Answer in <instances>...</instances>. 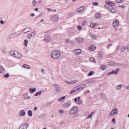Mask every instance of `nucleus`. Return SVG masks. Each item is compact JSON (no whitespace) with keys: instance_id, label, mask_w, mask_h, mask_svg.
<instances>
[{"instance_id":"f257e3e1","label":"nucleus","mask_w":129,"mask_h":129,"mask_svg":"<svg viewBox=\"0 0 129 129\" xmlns=\"http://www.w3.org/2000/svg\"><path fill=\"white\" fill-rule=\"evenodd\" d=\"M60 56H61V53L58 50H54L51 53V58L52 59H59Z\"/></svg>"},{"instance_id":"f03ea898","label":"nucleus","mask_w":129,"mask_h":129,"mask_svg":"<svg viewBox=\"0 0 129 129\" xmlns=\"http://www.w3.org/2000/svg\"><path fill=\"white\" fill-rule=\"evenodd\" d=\"M10 55L12 56V57H15V58H18V59H21V58H22V54L15 50L10 52Z\"/></svg>"},{"instance_id":"7ed1b4c3","label":"nucleus","mask_w":129,"mask_h":129,"mask_svg":"<svg viewBox=\"0 0 129 129\" xmlns=\"http://www.w3.org/2000/svg\"><path fill=\"white\" fill-rule=\"evenodd\" d=\"M79 110V109L78 107H74L71 109V110L70 111V113L71 114H74L76 113V112H77Z\"/></svg>"},{"instance_id":"20e7f679","label":"nucleus","mask_w":129,"mask_h":129,"mask_svg":"<svg viewBox=\"0 0 129 129\" xmlns=\"http://www.w3.org/2000/svg\"><path fill=\"white\" fill-rule=\"evenodd\" d=\"M112 25L113 27L115 28V29H117V28H118L119 26V21L117 20H116L113 21Z\"/></svg>"},{"instance_id":"39448f33","label":"nucleus","mask_w":129,"mask_h":129,"mask_svg":"<svg viewBox=\"0 0 129 129\" xmlns=\"http://www.w3.org/2000/svg\"><path fill=\"white\" fill-rule=\"evenodd\" d=\"M118 71H119V69H117L115 71L112 70L111 72L108 73L107 75H111V74H114L115 75H117L118 74Z\"/></svg>"},{"instance_id":"423d86ee","label":"nucleus","mask_w":129,"mask_h":129,"mask_svg":"<svg viewBox=\"0 0 129 129\" xmlns=\"http://www.w3.org/2000/svg\"><path fill=\"white\" fill-rule=\"evenodd\" d=\"M29 127V123H23L22 124L19 129H27Z\"/></svg>"},{"instance_id":"0eeeda50","label":"nucleus","mask_w":129,"mask_h":129,"mask_svg":"<svg viewBox=\"0 0 129 129\" xmlns=\"http://www.w3.org/2000/svg\"><path fill=\"white\" fill-rule=\"evenodd\" d=\"M118 112V109H117V108L114 109L110 112V113L109 114V116H112L114 115V114H117Z\"/></svg>"},{"instance_id":"6e6552de","label":"nucleus","mask_w":129,"mask_h":129,"mask_svg":"<svg viewBox=\"0 0 129 129\" xmlns=\"http://www.w3.org/2000/svg\"><path fill=\"white\" fill-rule=\"evenodd\" d=\"M54 86V88L55 89L56 91H61L62 90V89L59 86V85L57 84H55L53 85Z\"/></svg>"},{"instance_id":"1a4fd4ad","label":"nucleus","mask_w":129,"mask_h":129,"mask_svg":"<svg viewBox=\"0 0 129 129\" xmlns=\"http://www.w3.org/2000/svg\"><path fill=\"white\" fill-rule=\"evenodd\" d=\"M71 105V102H66L63 104V107L64 108H68Z\"/></svg>"},{"instance_id":"9d476101","label":"nucleus","mask_w":129,"mask_h":129,"mask_svg":"<svg viewBox=\"0 0 129 129\" xmlns=\"http://www.w3.org/2000/svg\"><path fill=\"white\" fill-rule=\"evenodd\" d=\"M5 72L6 69H5V68L2 66H0V74H5Z\"/></svg>"},{"instance_id":"9b49d317","label":"nucleus","mask_w":129,"mask_h":129,"mask_svg":"<svg viewBox=\"0 0 129 129\" xmlns=\"http://www.w3.org/2000/svg\"><path fill=\"white\" fill-rule=\"evenodd\" d=\"M26 115V111L24 110H21L19 112V116H25Z\"/></svg>"},{"instance_id":"f8f14e48","label":"nucleus","mask_w":129,"mask_h":129,"mask_svg":"<svg viewBox=\"0 0 129 129\" xmlns=\"http://www.w3.org/2000/svg\"><path fill=\"white\" fill-rule=\"evenodd\" d=\"M58 15H55L52 18L51 21L55 23V22H57V21H58Z\"/></svg>"},{"instance_id":"ddd939ff","label":"nucleus","mask_w":129,"mask_h":129,"mask_svg":"<svg viewBox=\"0 0 129 129\" xmlns=\"http://www.w3.org/2000/svg\"><path fill=\"white\" fill-rule=\"evenodd\" d=\"M81 9H85V7L84 6H82V7H80V8H78L77 10L78 13H80V14L83 13V9L81 10Z\"/></svg>"},{"instance_id":"4468645a","label":"nucleus","mask_w":129,"mask_h":129,"mask_svg":"<svg viewBox=\"0 0 129 129\" xmlns=\"http://www.w3.org/2000/svg\"><path fill=\"white\" fill-rule=\"evenodd\" d=\"M105 3L107 4V5H108L109 8H110V7L114 6V4H113V3L111 2L105 1Z\"/></svg>"},{"instance_id":"2eb2a0df","label":"nucleus","mask_w":129,"mask_h":129,"mask_svg":"<svg viewBox=\"0 0 129 129\" xmlns=\"http://www.w3.org/2000/svg\"><path fill=\"white\" fill-rule=\"evenodd\" d=\"M74 54L75 55H79V54H81V49H76L74 51Z\"/></svg>"},{"instance_id":"dca6fc26","label":"nucleus","mask_w":129,"mask_h":129,"mask_svg":"<svg viewBox=\"0 0 129 129\" xmlns=\"http://www.w3.org/2000/svg\"><path fill=\"white\" fill-rule=\"evenodd\" d=\"M96 49V46L94 45H92L89 47V50H90V51H94Z\"/></svg>"},{"instance_id":"f3484780","label":"nucleus","mask_w":129,"mask_h":129,"mask_svg":"<svg viewBox=\"0 0 129 129\" xmlns=\"http://www.w3.org/2000/svg\"><path fill=\"white\" fill-rule=\"evenodd\" d=\"M109 11H110V12H111V13H112L113 14H114V13L116 12L115 9H114L112 6H110V7L109 8Z\"/></svg>"},{"instance_id":"a211bd4d","label":"nucleus","mask_w":129,"mask_h":129,"mask_svg":"<svg viewBox=\"0 0 129 129\" xmlns=\"http://www.w3.org/2000/svg\"><path fill=\"white\" fill-rule=\"evenodd\" d=\"M101 97L104 100H107V98L106 97V95L104 93L101 94Z\"/></svg>"},{"instance_id":"6ab92c4d","label":"nucleus","mask_w":129,"mask_h":129,"mask_svg":"<svg viewBox=\"0 0 129 129\" xmlns=\"http://www.w3.org/2000/svg\"><path fill=\"white\" fill-rule=\"evenodd\" d=\"M76 40L77 42H78V43H83L84 39H83V38L79 37L77 38Z\"/></svg>"},{"instance_id":"aec40b11","label":"nucleus","mask_w":129,"mask_h":129,"mask_svg":"<svg viewBox=\"0 0 129 129\" xmlns=\"http://www.w3.org/2000/svg\"><path fill=\"white\" fill-rule=\"evenodd\" d=\"M123 86H124V85H118L116 87V89L117 90H120V89H121V88L123 87Z\"/></svg>"},{"instance_id":"412c9836","label":"nucleus","mask_w":129,"mask_h":129,"mask_svg":"<svg viewBox=\"0 0 129 129\" xmlns=\"http://www.w3.org/2000/svg\"><path fill=\"white\" fill-rule=\"evenodd\" d=\"M44 41H45L46 43L48 42H49L51 41V37L50 36H47L44 38Z\"/></svg>"},{"instance_id":"4be33fe9","label":"nucleus","mask_w":129,"mask_h":129,"mask_svg":"<svg viewBox=\"0 0 129 129\" xmlns=\"http://www.w3.org/2000/svg\"><path fill=\"white\" fill-rule=\"evenodd\" d=\"M37 90V89L36 88H29V92H30V93H34V92H36V91Z\"/></svg>"},{"instance_id":"5701e85b","label":"nucleus","mask_w":129,"mask_h":129,"mask_svg":"<svg viewBox=\"0 0 129 129\" xmlns=\"http://www.w3.org/2000/svg\"><path fill=\"white\" fill-rule=\"evenodd\" d=\"M77 82V80L72 81L71 82L66 81V83H68V84H75Z\"/></svg>"},{"instance_id":"b1692460","label":"nucleus","mask_w":129,"mask_h":129,"mask_svg":"<svg viewBox=\"0 0 129 129\" xmlns=\"http://www.w3.org/2000/svg\"><path fill=\"white\" fill-rule=\"evenodd\" d=\"M31 30H32L31 28H26L25 29H24L23 30V31L24 32V33H29V32H31Z\"/></svg>"},{"instance_id":"393cba45","label":"nucleus","mask_w":129,"mask_h":129,"mask_svg":"<svg viewBox=\"0 0 129 129\" xmlns=\"http://www.w3.org/2000/svg\"><path fill=\"white\" fill-rule=\"evenodd\" d=\"M101 69L104 71L105 70H106V69H107V67H106V66H105V64H103L101 66Z\"/></svg>"},{"instance_id":"a878e982","label":"nucleus","mask_w":129,"mask_h":129,"mask_svg":"<svg viewBox=\"0 0 129 129\" xmlns=\"http://www.w3.org/2000/svg\"><path fill=\"white\" fill-rule=\"evenodd\" d=\"M95 17L97 19H101V14L100 13H97L96 14Z\"/></svg>"},{"instance_id":"bb28decb","label":"nucleus","mask_w":129,"mask_h":129,"mask_svg":"<svg viewBox=\"0 0 129 129\" xmlns=\"http://www.w3.org/2000/svg\"><path fill=\"white\" fill-rule=\"evenodd\" d=\"M28 115L31 117L33 116V112L32 111V110H29L28 111Z\"/></svg>"},{"instance_id":"cd10ccee","label":"nucleus","mask_w":129,"mask_h":129,"mask_svg":"<svg viewBox=\"0 0 129 129\" xmlns=\"http://www.w3.org/2000/svg\"><path fill=\"white\" fill-rule=\"evenodd\" d=\"M87 82L88 83H93V82H95V80L94 79H90L88 80Z\"/></svg>"},{"instance_id":"c85d7f7f","label":"nucleus","mask_w":129,"mask_h":129,"mask_svg":"<svg viewBox=\"0 0 129 129\" xmlns=\"http://www.w3.org/2000/svg\"><path fill=\"white\" fill-rule=\"evenodd\" d=\"M23 97H24V98H25L26 99H28L29 98H31V97H29V95H28V94H24L23 95Z\"/></svg>"},{"instance_id":"c756f323","label":"nucleus","mask_w":129,"mask_h":129,"mask_svg":"<svg viewBox=\"0 0 129 129\" xmlns=\"http://www.w3.org/2000/svg\"><path fill=\"white\" fill-rule=\"evenodd\" d=\"M65 98H66V97L65 96L61 97L58 99V101H63Z\"/></svg>"},{"instance_id":"7c9ffc66","label":"nucleus","mask_w":129,"mask_h":129,"mask_svg":"<svg viewBox=\"0 0 129 129\" xmlns=\"http://www.w3.org/2000/svg\"><path fill=\"white\" fill-rule=\"evenodd\" d=\"M23 68H27V69H30L31 67L28 64H23Z\"/></svg>"},{"instance_id":"2f4dec72","label":"nucleus","mask_w":129,"mask_h":129,"mask_svg":"<svg viewBox=\"0 0 129 129\" xmlns=\"http://www.w3.org/2000/svg\"><path fill=\"white\" fill-rule=\"evenodd\" d=\"M28 39H25L23 43L24 46H26V47H27V45H28Z\"/></svg>"},{"instance_id":"473e14b6","label":"nucleus","mask_w":129,"mask_h":129,"mask_svg":"<svg viewBox=\"0 0 129 129\" xmlns=\"http://www.w3.org/2000/svg\"><path fill=\"white\" fill-rule=\"evenodd\" d=\"M37 5V1L35 0H34L32 2V6L33 7H36V5Z\"/></svg>"},{"instance_id":"72a5a7b5","label":"nucleus","mask_w":129,"mask_h":129,"mask_svg":"<svg viewBox=\"0 0 129 129\" xmlns=\"http://www.w3.org/2000/svg\"><path fill=\"white\" fill-rule=\"evenodd\" d=\"M90 27L92 29H94V28H95V27H96V24H92V23L90 24Z\"/></svg>"},{"instance_id":"f704fd0d","label":"nucleus","mask_w":129,"mask_h":129,"mask_svg":"<svg viewBox=\"0 0 129 129\" xmlns=\"http://www.w3.org/2000/svg\"><path fill=\"white\" fill-rule=\"evenodd\" d=\"M94 114V112H92L88 117L87 118H92V115Z\"/></svg>"},{"instance_id":"c9c22d12","label":"nucleus","mask_w":129,"mask_h":129,"mask_svg":"<svg viewBox=\"0 0 129 129\" xmlns=\"http://www.w3.org/2000/svg\"><path fill=\"white\" fill-rule=\"evenodd\" d=\"M94 74V71H91L88 73V76H92Z\"/></svg>"},{"instance_id":"e433bc0d","label":"nucleus","mask_w":129,"mask_h":129,"mask_svg":"<svg viewBox=\"0 0 129 129\" xmlns=\"http://www.w3.org/2000/svg\"><path fill=\"white\" fill-rule=\"evenodd\" d=\"M17 36H20V34H18V33H15L12 35V37H13V38H15V37H17Z\"/></svg>"},{"instance_id":"4c0bfd02","label":"nucleus","mask_w":129,"mask_h":129,"mask_svg":"<svg viewBox=\"0 0 129 129\" xmlns=\"http://www.w3.org/2000/svg\"><path fill=\"white\" fill-rule=\"evenodd\" d=\"M10 77V74L7 73V74L4 75V78H9Z\"/></svg>"},{"instance_id":"58836bf2","label":"nucleus","mask_w":129,"mask_h":129,"mask_svg":"<svg viewBox=\"0 0 129 129\" xmlns=\"http://www.w3.org/2000/svg\"><path fill=\"white\" fill-rule=\"evenodd\" d=\"M1 51L2 52H3V53H6V48L3 47L2 48H1Z\"/></svg>"},{"instance_id":"ea45409f","label":"nucleus","mask_w":129,"mask_h":129,"mask_svg":"<svg viewBox=\"0 0 129 129\" xmlns=\"http://www.w3.org/2000/svg\"><path fill=\"white\" fill-rule=\"evenodd\" d=\"M78 28V30H79V31H81V30H82V27H81V26H77Z\"/></svg>"},{"instance_id":"a19ab883","label":"nucleus","mask_w":129,"mask_h":129,"mask_svg":"<svg viewBox=\"0 0 129 129\" xmlns=\"http://www.w3.org/2000/svg\"><path fill=\"white\" fill-rule=\"evenodd\" d=\"M124 50H125V46H123L121 47V51L124 52Z\"/></svg>"},{"instance_id":"79ce46f5","label":"nucleus","mask_w":129,"mask_h":129,"mask_svg":"<svg viewBox=\"0 0 129 129\" xmlns=\"http://www.w3.org/2000/svg\"><path fill=\"white\" fill-rule=\"evenodd\" d=\"M31 37H34L36 35V31H33L31 34Z\"/></svg>"},{"instance_id":"37998d69","label":"nucleus","mask_w":129,"mask_h":129,"mask_svg":"<svg viewBox=\"0 0 129 129\" xmlns=\"http://www.w3.org/2000/svg\"><path fill=\"white\" fill-rule=\"evenodd\" d=\"M75 92H76V90H73L70 92V94H73V93H75Z\"/></svg>"},{"instance_id":"c03bdc74","label":"nucleus","mask_w":129,"mask_h":129,"mask_svg":"<svg viewBox=\"0 0 129 129\" xmlns=\"http://www.w3.org/2000/svg\"><path fill=\"white\" fill-rule=\"evenodd\" d=\"M124 2V0H117V3L118 4L123 3Z\"/></svg>"},{"instance_id":"a18cd8bd","label":"nucleus","mask_w":129,"mask_h":129,"mask_svg":"<svg viewBox=\"0 0 129 129\" xmlns=\"http://www.w3.org/2000/svg\"><path fill=\"white\" fill-rule=\"evenodd\" d=\"M78 104H79V105L82 104V100H80L78 101Z\"/></svg>"},{"instance_id":"49530a36","label":"nucleus","mask_w":129,"mask_h":129,"mask_svg":"<svg viewBox=\"0 0 129 129\" xmlns=\"http://www.w3.org/2000/svg\"><path fill=\"white\" fill-rule=\"evenodd\" d=\"M91 37L92 38V39H96V36L94 34H92L91 35Z\"/></svg>"},{"instance_id":"de8ad7c7","label":"nucleus","mask_w":129,"mask_h":129,"mask_svg":"<svg viewBox=\"0 0 129 129\" xmlns=\"http://www.w3.org/2000/svg\"><path fill=\"white\" fill-rule=\"evenodd\" d=\"M92 4L94 6H98V2H93Z\"/></svg>"},{"instance_id":"09e8293b","label":"nucleus","mask_w":129,"mask_h":129,"mask_svg":"<svg viewBox=\"0 0 129 129\" xmlns=\"http://www.w3.org/2000/svg\"><path fill=\"white\" fill-rule=\"evenodd\" d=\"M78 116V114H75L72 115V118H75V117Z\"/></svg>"},{"instance_id":"8fccbe9b","label":"nucleus","mask_w":129,"mask_h":129,"mask_svg":"<svg viewBox=\"0 0 129 129\" xmlns=\"http://www.w3.org/2000/svg\"><path fill=\"white\" fill-rule=\"evenodd\" d=\"M83 86V84H81V85H80L78 86L77 87H79V88H80V89L81 90Z\"/></svg>"},{"instance_id":"3c124183","label":"nucleus","mask_w":129,"mask_h":129,"mask_svg":"<svg viewBox=\"0 0 129 129\" xmlns=\"http://www.w3.org/2000/svg\"><path fill=\"white\" fill-rule=\"evenodd\" d=\"M59 113H64V110L63 109H60V110H59Z\"/></svg>"},{"instance_id":"603ef678","label":"nucleus","mask_w":129,"mask_h":129,"mask_svg":"<svg viewBox=\"0 0 129 129\" xmlns=\"http://www.w3.org/2000/svg\"><path fill=\"white\" fill-rule=\"evenodd\" d=\"M104 8H106V9H109V6L107 4H106V5H104Z\"/></svg>"},{"instance_id":"864d4df0","label":"nucleus","mask_w":129,"mask_h":129,"mask_svg":"<svg viewBox=\"0 0 129 129\" xmlns=\"http://www.w3.org/2000/svg\"><path fill=\"white\" fill-rule=\"evenodd\" d=\"M90 61H91V62H94V58H93L92 57H91L90 58Z\"/></svg>"},{"instance_id":"5fc2aeb1","label":"nucleus","mask_w":129,"mask_h":129,"mask_svg":"<svg viewBox=\"0 0 129 129\" xmlns=\"http://www.w3.org/2000/svg\"><path fill=\"white\" fill-rule=\"evenodd\" d=\"M86 87V85H83L82 88L81 89V90H83V89H84V88H85Z\"/></svg>"},{"instance_id":"6e6d98bb","label":"nucleus","mask_w":129,"mask_h":129,"mask_svg":"<svg viewBox=\"0 0 129 129\" xmlns=\"http://www.w3.org/2000/svg\"><path fill=\"white\" fill-rule=\"evenodd\" d=\"M112 122H113V123H116V121H115V119L114 118H113L112 119Z\"/></svg>"},{"instance_id":"4d7b16f0","label":"nucleus","mask_w":129,"mask_h":129,"mask_svg":"<svg viewBox=\"0 0 129 129\" xmlns=\"http://www.w3.org/2000/svg\"><path fill=\"white\" fill-rule=\"evenodd\" d=\"M79 90H81V89L79 87H77L76 89V91H79Z\"/></svg>"},{"instance_id":"13d9d810","label":"nucleus","mask_w":129,"mask_h":129,"mask_svg":"<svg viewBox=\"0 0 129 129\" xmlns=\"http://www.w3.org/2000/svg\"><path fill=\"white\" fill-rule=\"evenodd\" d=\"M86 25V21H84L82 23V26H85Z\"/></svg>"},{"instance_id":"bf43d9fd","label":"nucleus","mask_w":129,"mask_h":129,"mask_svg":"<svg viewBox=\"0 0 129 129\" xmlns=\"http://www.w3.org/2000/svg\"><path fill=\"white\" fill-rule=\"evenodd\" d=\"M72 15H73V13L72 12H71V13H70L69 14V15L70 17L72 16Z\"/></svg>"},{"instance_id":"052dcab7","label":"nucleus","mask_w":129,"mask_h":129,"mask_svg":"<svg viewBox=\"0 0 129 129\" xmlns=\"http://www.w3.org/2000/svg\"><path fill=\"white\" fill-rule=\"evenodd\" d=\"M37 94H39V95H41V94H42V92L39 91L38 92H37Z\"/></svg>"},{"instance_id":"680f3d73","label":"nucleus","mask_w":129,"mask_h":129,"mask_svg":"<svg viewBox=\"0 0 129 129\" xmlns=\"http://www.w3.org/2000/svg\"><path fill=\"white\" fill-rule=\"evenodd\" d=\"M119 50V46H117V48H116V51H118V50Z\"/></svg>"},{"instance_id":"e2e57ef3","label":"nucleus","mask_w":129,"mask_h":129,"mask_svg":"<svg viewBox=\"0 0 129 129\" xmlns=\"http://www.w3.org/2000/svg\"><path fill=\"white\" fill-rule=\"evenodd\" d=\"M125 88H126V89H127V90H129V85L126 86Z\"/></svg>"},{"instance_id":"0e129e2a","label":"nucleus","mask_w":129,"mask_h":129,"mask_svg":"<svg viewBox=\"0 0 129 129\" xmlns=\"http://www.w3.org/2000/svg\"><path fill=\"white\" fill-rule=\"evenodd\" d=\"M31 37H32V36L31 35V34H29L28 35V39H30L31 38Z\"/></svg>"},{"instance_id":"69168bd1","label":"nucleus","mask_w":129,"mask_h":129,"mask_svg":"<svg viewBox=\"0 0 129 129\" xmlns=\"http://www.w3.org/2000/svg\"><path fill=\"white\" fill-rule=\"evenodd\" d=\"M31 17H35V14L34 13H32L31 15H30Z\"/></svg>"},{"instance_id":"338daca9","label":"nucleus","mask_w":129,"mask_h":129,"mask_svg":"<svg viewBox=\"0 0 129 129\" xmlns=\"http://www.w3.org/2000/svg\"><path fill=\"white\" fill-rule=\"evenodd\" d=\"M37 109H38V108H37V107H35L34 108V110L35 111H36V110H37Z\"/></svg>"},{"instance_id":"774afa93","label":"nucleus","mask_w":129,"mask_h":129,"mask_svg":"<svg viewBox=\"0 0 129 129\" xmlns=\"http://www.w3.org/2000/svg\"><path fill=\"white\" fill-rule=\"evenodd\" d=\"M41 72L42 73H45V70H44V69H42L41 70Z\"/></svg>"}]
</instances>
